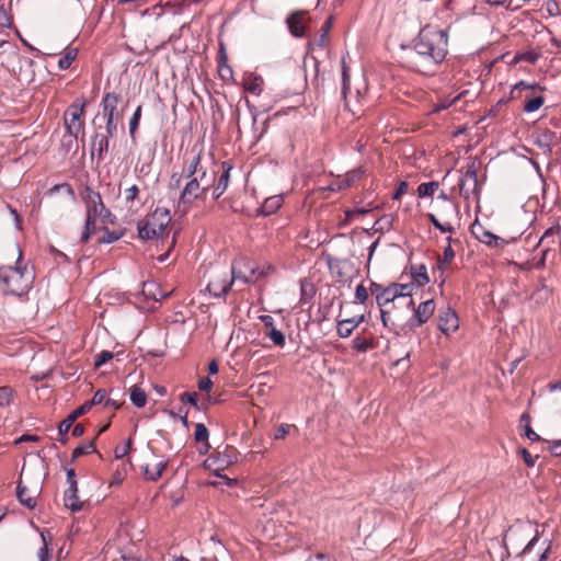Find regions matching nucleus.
<instances>
[{
	"label": "nucleus",
	"mask_w": 561,
	"mask_h": 561,
	"mask_svg": "<svg viewBox=\"0 0 561 561\" xmlns=\"http://www.w3.org/2000/svg\"><path fill=\"white\" fill-rule=\"evenodd\" d=\"M540 57V53L536 51V50H527V51H523V53H517L515 55V61H526L528 64H536L537 60L539 59Z\"/></svg>",
	"instance_id": "obj_47"
},
{
	"label": "nucleus",
	"mask_w": 561,
	"mask_h": 561,
	"mask_svg": "<svg viewBox=\"0 0 561 561\" xmlns=\"http://www.w3.org/2000/svg\"><path fill=\"white\" fill-rule=\"evenodd\" d=\"M81 197L85 204L87 215L98 216L104 224H114L115 216L106 208L99 192L85 186Z\"/></svg>",
	"instance_id": "obj_8"
},
{
	"label": "nucleus",
	"mask_w": 561,
	"mask_h": 561,
	"mask_svg": "<svg viewBox=\"0 0 561 561\" xmlns=\"http://www.w3.org/2000/svg\"><path fill=\"white\" fill-rule=\"evenodd\" d=\"M554 234L561 237V228H558L557 224L548 228L543 234L540 237L537 247H539L545 240L553 237Z\"/></svg>",
	"instance_id": "obj_58"
},
{
	"label": "nucleus",
	"mask_w": 561,
	"mask_h": 561,
	"mask_svg": "<svg viewBox=\"0 0 561 561\" xmlns=\"http://www.w3.org/2000/svg\"><path fill=\"white\" fill-rule=\"evenodd\" d=\"M16 497L25 507L33 510L36 506V496L32 495L27 488L20 481L16 486Z\"/></svg>",
	"instance_id": "obj_27"
},
{
	"label": "nucleus",
	"mask_w": 561,
	"mask_h": 561,
	"mask_svg": "<svg viewBox=\"0 0 561 561\" xmlns=\"http://www.w3.org/2000/svg\"><path fill=\"white\" fill-rule=\"evenodd\" d=\"M411 275L417 286H424L430 283V277L424 264L411 266Z\"/></svg>",
	"instance_id": "obj_33"
},
{
	"label": "nucleus",
	"mask_w": 561,
	"mask_h": 561,
	"mask_svg": "<svg viewBox=\"0 0 561 561\" xmlns=\"http://www.w3.org/2000/svg\"><path fill=\"white\" fill-rule=\"evenodd\" d=\"M305 14V11H296L289 14L286 20L289 32L295 37H304L306 34Z\"/></svg>",
	"instance_id": "obj_19"
},
{
	"label": "nucleus",
	"mask_w": 561,
	"mask_h": 561,
	"mask_svg": "<svg viewBox=\"0 0 561 561\" xmlns=\"http://www.w3.org/2000/svg\"><path fill=\"white\" fill-rule=\"evenodd\" d=\"M365 173V170L362 168H357L346 172L344 175L339 176L336 181V188L339 191L346 190L353 186L357 181H359Z\"/></svg>",
	"instance_id": "obj_23"
},
{
	"label": "nucleus",
	"mask_w": 561,
	"mask_h": 561,
	"mask_svg": "<svg viewBox=\"0 0 561 561\" xmlns=\"http://www.w3.org/2000/svg\"><path fill=\"white\" fill-rule=\"evenodd\" d=\"M93 453H96L94 439L75 448L72 451L71 461L73 462L79 457Z\"/></svg>",
	"instance_id": "obj_43"
},
{
	"label": "nucleus",
	"mask_w": 561,
	"mask_h": 561,
	"mask_svg": "<svg viewBox=\"0 0 561 561\" xmlns=\"http://www.w3.org/2000/svg\"><path fill=\"white\" fill-rule=\"evenodd\" d=\"M203 150L193 147L190 151L185 152L183 158V175L185 179L196 178L202 165Z\"/></svg>",
	"instance_id": "obj_16"
},
{
	"label": "nucleus",
	"mask_w": 561,
	"mask_h": 561,
	"mask_svg": "<svg viewBox=\"0 0 561 561\" xmlns=\"http://www.w3.org/2000/svg\"><path fill=\"white\" fill-rule=\"evenodd\" d=\"M167 465H168L167 461H160V462L156 463L152 469H150V467L147 465L144 468L145 479L149 480V481L159 480L162 476V472L167 468Z\"/></svg>",
	"instance_id": "obj_32"
},
{
	"label": "nucleus",
	"mask_w": 561,
	"mask_h": 561,
	"mask_svg": "<svg viewBox=\"0 0 561 561\" xmlns=\"http://www.w3.org/2000/svg\"><path fill=\"white\" fill-rule=\"evenodd\" d=\"M107 398V391L105 389H99L93 394L92 399L85 401L83 404L73 410L65 420H62L58 425V442L62 445L68 443V432L73 426V422L77 421L80 416L88 413L92 407L104 403Z\"/></svg>",
	"instance_id": "obj_5"
},
{
	"label": "nucleus",
	"mask_w": 561,
	"mask_h": 561,
	"mask_svg": "<svg viewBox=\"0 0 561 561\" xmlns=\"http://www.w3.org/2000/svg\"><path fill=\"white\" fill-rule=\"evenodd\" d=\"M549 444V451L554 457H561V439L559 440H547Z\"/></svg>",
	"instance_id": "obj_64"
},
{
	"label": "nucleus",
	"mask_w": 561,
	"mask_h": 561,
	"mask_svg": "<svg viewBox=\"0 0 561 561\" xmlns=\"http://www.w3.org/2000/svg\"><path fill=\"white\" fill-rule=\"evenodd\" d=\"M238 461V450L233 446L226 445L224 449H215L204 461V466L220 477L219 471H224Z\"/></svg>",
	"instance_id": "obj_10"
},
{
	"label": "nucleus",
	"mask_w": 561,
	"mask_h": 561,
	"mask_svg": "<svg viewBox=\"0 0 561 561\" xmlns=\"http://www.w3.org/2000/svg\"><path fill=\"white\" fill-rule=\"evenodd\" d=\"M121 95L116 92H106L101 101L102 116L105 119V129L111 134L117 133L119 122L123 119V111L118 110Z\"/></svg>",
	"instance_id": "obj_6"
},
{
	"label": "nucleus",
	"mask_w": 561,
	"mask_h": 561,
	"mask_svg": "<svg viewBox=\"0 0 561 561\" xmlns=\"http://www.w3.org/2000/svg\"><path fill=\"white\" fill-rule=\"evenodd\" d=\"M116 134H111L108 129L99 127L95 130V134L92 137L91 144V157H98V160H103L108 152L110 147V138L114 137Z\"/></svg>",
	"instance_id": "obj_15"
},
{
	"label": "nucleus",
	"mask_w": 561,
	"mask_h": 561,
	"mask_svg": "<svg viewBox=\"0 0 561 561\" xmlns=\"http://www.w3.org/2000/svg\"><path fill=\"white\" fill-rule=\"evenodd\" d=\"M290 428H296V426L290 425V424H280L274 434V438L275 439L285 438V436L289 433Z\"/></svg>",
	"instance_id": "obj_63"
},
{
	"label": "nucleus",
	"mask_w": 561,
	"mask_h": 561,
	"mask_svg": "<svg viewBox=\"0 0 561 561\" xmlns=\"http://www.w3.org/2000/svg\"><path fill=\"white\" fill-rule=\"evenodd\" d=\"M348 90H350L348 67L345 65V61L342 60V94L344 98H346Z\"/></svg>",
	"instance_id": "obj_53"
},
{
	"label": "nucleus",
	"mask_w": 561,
	"mask_h": 561,
	"mask_svg": "<svg viewBox=\"0 0 561 561\" xmlns=\"http://www.w3.org/2000/svg\"><path fill=\"white\" fill-rule=\"evenodd\" d=\"M187 180L178 201V209L183 213H186L194 202L206 197V187H202V183H198L195 176Z\"/></svg>",
	"instance_id": "obj_11"
},
{
	"label": "nucleus",
	"mask_w": 561,
	"mask_h": 561,
	"mask_svg": "<svg viewBox=\"0 0 561 561\" xmlns=\"http://www.w3.org/2000/svg\"><path fill=\"white\" fill-rule=\"evenodd\" d=\"M333 20H334V16L330 15L320 28V36L317 39V45L322 49L327 47V39H328V35L332 28Z\"/></svg>",
	"instance_id": "obj_39"
},
{
	"label": "nucleus",
	"mask_w": 561,
	"mask_h": 561,
	"mask_svg": "<svg viewBox=\"0 0 561 561\" xmlns=\"http://www.w3.org/2000/svg\"><path fill=\"white\" fill-rule=\"evenodd\" d=\"M66 508L71 512H79L83 508V502L78 497V484H70L64 494Z\"/></svg>",
	"instance_id": "obj_22"
},
{
	"label": "nucleus",
	"mask_w": 561,
	"mask_h": 561,
	"mask_svg": "<svg viewBox=\"0 0 561 561\" xmlns=\"http://www.w3.org/2000/svg\"><path fill=\"white\" fill-rule=\"evenodd\" d=\"M465 178L468 179V180H471L472 183H473V187L474 188L477 187V185H478V169H477L474 162H472L468 167V169H467V171L465 173Z\"/></svg>",
	"instance_id": "obj_60"
},
{
	"label": "nucleus",
	"mask_w": 561,
	"mask_h": 561,
	"mask_svg": "<svg viewBox=\"0 0 561 561\" xmlns=\"http://www.w3.org/2000/svg\"><path fill=\"white\" fill-rule=\"evenodd\" d=\"M96 218L98 216L85 215L84 228L80 238V241L82 243H87L91 239V237L98 231Z\"/></svg>",
	"instance_id": "obj_31"
},
{
	"label": "nucleus",
	"mask_w": 561,
	"mask_h": 561,
	"mask_svg": "<svg viewBox=\"0 0 561 561\" xmlns=\"http://www.w3.org/2000/svg\"><path fill=\"white\" fill-rule=\"evenodd\" d=\"M436 305L433 299L422 301L416 308H410L413 311L412 316L407 320V325L410 329H416L426 323L434 314Z\"/></svg>",
	"instance_id": "obj_13"
},
{
	"label": "nucleus",
	"mask_w": 561,
	"mask_h": 561,
	"mask_svg": "<svg viewBox=\"0 0 561 561\" xmlns=\"http://www.w3.org/2000/svg\"><path fill=\"white\" fill-rule=\"evenodd\" d=\"M100 230H102L104 232V234L98 239L96 242L99 244L114 243V242L118 241L124 236L123 231H115V230L111 231L105 226L100 228Z\"/></svg>",
	"instance_id": "obj_37"
},
{
	"label": "nucleus",
	"mask_w": 561,
	"mask_h": 561,
	"mask_svg": "<svg viewBox=\"0 0 561 561\" xmlns=\"http://www.w3.org/2000/svg\"><path fill=\"white\" fill-rule=\"evenodd\" d=\"M12 15L4 8V5L0 7V26L1 27H11L12 26Z\"/></svg>",
	"instance_id": "obj_56"
},
{
	"label": "nucleus",
	"mask_w": 561,
	"mask_h": 561,
	"mask_svg": "<svg viewBox=\"0 0 561 561\" xmlns=\"http://www.w3.org/2000/svg\"><path fill=\"white\" fill-rule=\"evenodd\" d=\"M352 347L357 352H367L375 348L376 343L373 337L357 335L352 342Z\"/></svg>",
	"instance_id": "obj_35"
},
{
	"label": "nucleus",
	"mask_w": 561,
	"mask_h": 561,
	"mask_svg": "<svg viewBox=\"0 0 561 561\" xmlns=\"http://www.w3.org/2000/svg\"><path fill=\"white\" fill-rule=\"evenodd\" d=\"M60 191L66 192L71 199H75V192H73L72 186L69 183H61V184L54 185L51 188H49L48 194L53 195Z\"/></svg>",
	"instance_id": "obj_54"
},
{
	"label": "nucleus",
	"mask_w": 561,
	"mask_h": 561,
	"mask_svg": "<svg viewBox=\"0 0 561 561\" xmlns=\"http://www.w3.org/2000/svg\"><path fill=\"white\" fill-rule=\"evenodd\" d=\"M230 272L233 282L241 280L243 284L255 283L265 275L263 270H260L245 260L234 261L230 267Z\"/></svg>",
	"instance_id": "obj_12"
},
{
	"label": "nucleus",
	"mask_w": 561,
	"mask_h": 561,
	"mask_svg": "<svg viewBox=\"0 0 561 561\" xmlns=\"http://www.w3.org/2000/svg\"><path fill=\"white\" fill-rule=\"evenodd\" d=\"M397 287L392 284L386 286L381 295H377V305L380 308V317L383 327L397 331L402 328L405 317L399 312L401 306L397 294Z\"/></svg>",
	"instance_id": "obj_3"
},
{
	"label": "nucleus",
	"mask_w": 561,
	"mask_h": 561,
	"mask_svg": "<svg viewBox=\"0 0 561 561\" xmlns=\"http://www.w3.org/2000/svg\"><path fill=\"white\" fill-rule=\"evenodd\" d=\"M369 299V289L359 284L355 289V304H365Z\"/></svg>",
	"instance_id": "obj_50"
},
{
	"label": "nucleus",
	"mask_w": 561,
	"mask_h": 561,
	"mask_svg": "<svg viewBox=\"0 0 561 561\" xmlns=\"http://www.w3.org/2000/svg\"><path fill=\"white\" fill-rule=\"evenodd\" d=\"M139 187L137 185H131L130 187L125 190V199L126 203H133L139 196Z\"/></svg>",
	"instance_id": "obj_62"
},
{
	"label": "nucleus",
	"mask_w": 561,
	"mask_h": 561,
	"mask_svg": "<svg viewBox=\"0 0 561 561\" xmlns=\"http://www.w3.org/2000/svg\"><path fill=\"white\" fill-rule=\"evenodd\" d=\"M455 259V251L453 250L450 244L444 249L443 255L438 257L437 268L442 272L448 266L453 260Z\"/></svg>",
	"instance_id": "obj_44"
},
{
	"label": "nucleus",
	"mask_w": 561,
	"mask_h": 561,
	"mask_svg": "<svg viewBox=\"0 0 561 561\" xmlns=\"http://www.w3.org/2000/svg\"><path fill=\"white\" fill-rule=\"evenodd\" d=\"M534 90V84L526 83L525 81H519L516 84H514L513 88L511 89L510 98L507 100L510 101L526 98L533 94Z\"/></svg>",
	"instance_id": "obj_28"
},
{
	"label": "nucleus",
	"mask_w": 561,
	"mask_h": 561,
	"mask_svg": "<svg viewBox=\"0 0 561 561\" xmlns=\"http://www.w3.org/2000/svg\"><path fill=\"white\" fill-rule=\"evenodd\" d=\"M316 290L311 283L307 280L300 282V304L306 305L309 304L314 296Z\"/></svg>",
	"instance_id": "obj_40"
},
{
	"label": "nucleus",
	"mask_w": 561,
	"mask_h": 561,
	"mask_svg": "<svg viewBox=\"0 0 561 561\" xmlns=\"http://www.w3.org/2000/svg\"><path fill=\"white\" fill-rule=\"evenodd\" d=\"M471 233L479 242L492 249H502L504 245L510 243V241L492 233L478 222H474L471 226Z\"/></svg>",
	"instance_id": "obj_14"
},
{
	"label": "nucleus",
	"mask_w": 561,
	"mask_h": 561,
	"mask_svg": "<svg viewBox=\"0 0 561 561\" xmlns=\"http://www.w3.org/2000/svg\"><path fill=\"white\" fill-rule=\"evenodd\" d=\"M220 168L221 174L218 180L216 179L215 184L226 192L230 181V171L232 170V164L230 161H222Z\"/></svg>",
	"instance_id": "obj_34"
},
{
	"label": "nucleus",
	"mask_w": 561,
	"mask_h": 561,
	"mask_svg": "<svg viewBox=\"0 0 561 561\" xmlns=\"http://www.w3.org/2000/svg\"><path fill=\"white\" fill-rule=\"evenodd\" d=\"M131 446H133L131 438H128L123 446H121V445L116 446L114 449L115 458L121 459V458L125 457L130 451Z\"/></svg>",
	"instance_id": "obj_55"
},
{
	"label": "nucleus",
	"mask_w": 561,
	"mask_h": 561,
	"mask_svg": "<svg viewBox=\"0 0 561 561\" xmlns=\"http://www.w3.org/2000/svg\"><path fill=\"white\" fill-rule=\"evenodd\" d=\"M446 30L433 25L421 28L414 39V46L404 56V65L419 73L434 75L448 53Z\"/></svg>",
	"instance_id": "obj_1"
},
{
	"label": "nucleus",
	"mask_w": 561,
	"mask_h": 561,
	"mask_svg": "<svg viewBox=\"0 0 561 561\" xmlns=\"http://www.w3.org/2000/svg\"><path fill=\"white\" fill-rule=\"evenodd\" d=\"M557 141V134L552 130L546 129L537 135L535 144L545 152H550L552 145Z\"/></svg>",
	"instance_id": "obj_26"
},
{
	"label": "nucleus",
	"mask_w": 561,
	"mask_h": 561,
	"mask_svg": "<svg viewBox=\"0 0 561 561\" xmlns=\"http://www.w3.org/2000/svg\"><path fill=\"white\" fill-rule=\"evenodd\" d=\"M263 83L264 80L260 75L250 73L244 78L242 87L247 92L260 95L263 91Z\"/></svg>",
	"instance_id": "obj_25"
},
{
	"label": "nucleus",
	"mask_w": 561,
	"mask_h": 561,
	"mask_svg": "<svg viewBox=\"0 0 561 561\" xmlns=\"http://www.w3.org/2000/svg\"><path fill=\"white\" fill-rule=\"evenodd\" d=\"M13 400V389L10 387H0V407L9 405Z\"/></svg>",
	"instance_id": "obj_52"
},
{
	"label": "nucleus",
	"mask_w": 561,
	"mask_h": 561,
	"mask_svg": "<svg viewBox=\"0 0 561 561\" xmlns=\"http://www.w3.org/2000/svg\"><path fill=\"white\" fill-rule=\"evenodd\" d=\"M262 321L267 329L266 336H268L276 346L283 347L285 345V335L275 328L274 319L271 316H264L262 317Z\"/></svg>",
	"instance_id": "obj_24"
},
{
	"label": "nucleus",
	"mask_w": 561,
	"mask_h": 561,
	"mask_svg": "<svg viewBox=\"0 0 561 561\" xmlns=\"http://www.w3.org/2000/svg\"><path fill=\"white\" fill-rule=\"evenodd\" d=\"M520 423L523 424L524 426V430H525V436L531 440V442H540L542 440V438L531 428L530 426V421H531V417L530 415L525 412L520 415Z\"/></svg>",
	"instance_id": "obj_38"
},
{
	"label": "nucleus",
	"mask_w": 561,
	"mask_h": 561,
	"mask_svg": "<svg viewBox=\"0 0 561 561\" xmlns=\"http://www.w3.org/2000/svg\"><path fill=\"white\" fill-rule=\"evenodd\" d=\"M364 321V316H357L350 319L337 321L336 333L340 337H348L353 331Z\"/></svg>",
	"instance_id": "obj_21"
},
{
	"label": "nucleus",
	"mask_w": 561,
	"mask_h": 561,
	"mask_svg": "<svg viewBox=\"0 0 561 561\" xmlns=\"http://www.w3.org/2000/svg\"><path fill=\"white\" fill-rule=\"evenodd\" d=\"M180 399H181V402L190 403L197 410H206L207 409V405L204 401L199 402L198 396L196 392L185 391L181 394Z\"/></svg>",
	"instance_id": "obj_42"
},
{
	"label": "nucleus",
	"mask_w": 561,
	"mask_h": 561,
	"mask_svg": "<svg viewBox=\"0 0 561 561\" xmlns=\"http://www.w3.org/2000/svg\"><path fill=\"white\" fill-rule=\"evenodd\" d=\"M16 250L18 259L15 266L0 267V288L4 295L21 297L26 295L33 287L35 273L24 263L23 252L20 247H16Z\"/></svg>",
	"instance_id": "obj_2"
},
{
	"label": "nucleus",
	"mask_w": 561,
	"mask_h": 561,
	"mask_svg": "<svg viewBox=\"0 0 561 561\" xmlns=\"http://www.w3.org/2000/svg\"><path fill=\"white\" fill-rule=\"evenodd\" d=\"M233 284L230 268L217 266L209 271L208 293L215 298H225Z\"/></svg>",
	"instance_id": "obj_7"
},
{
	"label": "nucleus",
	"mask_w": 561,
	"mask_h": 561,
	"mask_svg": "<svg viewBox=\"0 0 561 561\" xmlns=\"http://www.w3.org/2000/svg\"><path fill=\"white\" fill-rule=\"evenodd\" d=\"M283 202H284V199H283L282 195H274V196L267 197L263 202V204L260 208L261 213L264 216L272 215L282 207Z\"/></svg>",
	"instance_id": "obj_29"
},
{
	"label": "nucleus",
	"mask_w": 561,
	"mask_h": 561,
	"mask_svg": "<svg viewBox=\"0 0 561 561\" xmlns=\"http://www.w3.org/2000/svg\"><path fill=\"white\" fill-rule=\"evenodd\" d=\"M171 221L170 211L164 207H157L146 218L137 222L138 237L144 240L162 238Z\"/></svg>",
	"instance_id": "obj_4"
},
{
	"label": "nucleus",
	"mask_w": 561,
	"mask_h": 561,
	"mask_svg": "<svg viewBox=\"0 0 561 561\" xmlns=\"http://www.w3.org/2000/svg\"><path fill=\"white\" fill-rule=\"evenodd\" d=\"M203 150L193 147L190 151L185 152L183 158V175L185 179L196 178L202 165Z\"/></svg>",
	"instance_id": "obj_17"
},
{
	"label": "nucleus",
	"mask_w": 561,
	"mask_h": 561,
	"mask_svg": "<svg viewBox=\"0 0 561 561\" xmlns=\"http://www.w3.org/2000/svg\"><path fill=\"white\" fill-rule=\"evenodd\" d=\"M518 454L522 456L527 467L533 468L535 466L538 456L533 457L531 454L526 448H519Z\"/></svg>",
	"instance_id": "obj_61"
},
{
	"label": "nucleus",
	"mask_w": 561,
	"mask_h": 561,
	"mask_svg": "<svg viewBox=\"0 0 561 561\" xmlns=\"http://www.w3.org/2000/svg\"><path fill=\"white\" fill-rule=\"evenodd\" d=\"M392 287H397V294L399 298V305L401 308L405 309L407 311H410V308H413V298H412V290H413V284H398V283H391Z\"/></svg>",
	"instance_id": "obj_20"
},
{
	"label": "nucleus",
	"mask_w": 561,
	"mask_h": 561,
	"mask_svg": "<svg viewBox=\"0 0 561 561\" xmlns=\"http://www.w3.org/2000/svg\"><path fill=\"white\" fill-rule=\"evenodd\" d=\"M545 102V98L542 95L531 96L528 95L525 98V102L523 104V111L526 113H533L539 110Z\"/></svg>",
	"instance_id": "obj_36"
},
{
	"label": "nucleus",
	"mask_w": 561,
	"mask_h": 561,
	"mask_svg": "<svg viewBox=\"0 0 561 561\" xmlns=\"http://www.w3.org/2000/svg\"><path fill=\"white\" fill-rule=\"evenodd\" d=\"M508 100L506 98H502L500 99L495 105H493L489 111H488V116L490 117H495L497 116L502 108L507 104Z\"/></svg>",
	"instance_id": "obj_59"
},
{
	"label": "nucleus",
	"mask_w": 561,
	"mask_h": 561,
	"mask_svg": "<svg viewBox=\"0 0 561 561\" xmlns=\"http://www.w3.org/2000/svg\"><path fill=\"white\" fill-rule=\"evenodd\" d=\"M130 401L137 408H142L147 402V394L145 390L138 386H134L130 391Z\"/></svg>",
	"instance_id": "obj_41"
},
{
	"label": "nucleus",
	"mask_w": 561,
	"mask_h": 561,
	"mask_svg": "<svg viewBox=\"0 0 561 561\" xmlns=\"http://www.w3.org/2000/svg\"><path fill=\"white\" fill-rule=\"evenodd\" d=\"M439 187V183L432 181L427 183H421L417 187V196L420 198L432 196Z\"/></svg>",
	"instance_id": "obj_45"
},
{
	"label": "nucleus",
	"mask_w": 561,
	"mask_h": 561,
	"mask_svg": "<svg viewBox=\"0 0 561 561\" xmlns=\"http://www.w3.org/2000/svg\"><path fill=\"white\" fill-rule=\"evenodd\" d=\"M427 218L428 220L431 221V224L436 228L438 229L440 232H449V233H454L455 232V228L453 227V225L450 222H440L435 215L428 213L427 215Z\"/></svg>",
	"instance_id": "obj_46"
},
{
	"label": "nucleus",
	"mask_w": 561,
	"mask_h": 561,
	"mask_svg": "<svg viewBox=\"0 0 561 561\" xmlns=\"http://www.w3.org/2000/svg\"><path fill=\"white\" fill-rule=\"evenodd\" d=\"M227 55L224 49L220 50L218 58V73L221 80L224 81H232L233 80V71L232 68L227 64Z\"/></svg>",
	"instance_id": "obj_30"
},
{
	"label": "nucleus",
	"mask_w": 561,
	"mask_h": 561,
	"mask_svg": "<svg viewBox=\"0 0 561 561\" xmlns=\"http://www.w3.org/2000/svg\"><path fill=\"white\" fill-rule=\"evenodd\" d=\"M141 111H142V106L141 105L137 106V108L135 110V112L129 121V134H130L131 138H135L136 131L138 129L139 122L141 118Z\"/></svg>",
	"instance_id": "obj_49"
},
{
	"label": "nucleus",
	"mask_w": 561,
	"mask_h": 561,
	"mask_svg": "<svg viewBox=\"0 0 561 561\" xmlns=\"http://www.w3.org/2000/svg\"><path fill=\"white\" fill-rule=\"evenodd\" d=\"M459 328V319L456 311L451 308L442 310L438 316V329L446 335L455 332Z\"/></svg>",
	"instance_id": "obj_18"
},
{
	"label": "nucleus",
	"mask_w": 561,
	"mask_h": 561,
	"mask_svg": "<svg viewBox=\"0 0 561 561\" xmlns=\"http://www.w3.org/2000/svg\"><path fill=\"white\" fill-rule=\"evenodd\" d=\"M209 438V432L207 430V427L205 426V424L203 423H197L195 425V432H194V439L195 442H204V440H208Z\"/></svg>",
	"instance_id": "obj_51"
},
{
	"label": "nucleus",
	"mask_w": 561,
	"mask_h": 561,
	"mask_svg": "<svg viewBox=\"0 0 561 561\" xmlns=\"http://www.w3.org/2000/svg\"><path fill=\"white\" fill-rule=\"evenodd\" d=\"M77 54H78L77 49H75V48L68 49L58 61L59 69H61V70L68 69L70 67V65L72 64V61L76 59Z\"/></svg>",
	"instance_id": "obj_48"
},
{
	"label": "nucleus",
	"mask_w": 561,
	"mask_h": 561,
	"mask_svg": "<svg viewBox=\"0 0 561 561\" xmlns=\"http://www.w3.org/2000/svg\"><path fill=\"white\" fill-rule=\"evenodd\" d=\"M113 358V353L110 351H102L96 355L94 360V367L99 368Z\"/></svg>",
	"instance_id": "obj_57"
},
{
	"label": "nucleus",
	"mask_w": 561,
	"mask_h": 561,
	"mask_svg": "<svg viewBox=\"0 0 561 561\" xmlns=\"http://www.w3.org/2000/svg\"><path fill=\"white\" fill-rule=\"evenodd\" d=\"M87 107V101L81 98L73 101L64 114V124L69 134L73 138H78V135L83 130L84 122L82 116L84 115Z\"/></svg>",
	"instance_id": "obj_9"
}]
</instances>
